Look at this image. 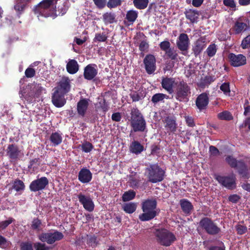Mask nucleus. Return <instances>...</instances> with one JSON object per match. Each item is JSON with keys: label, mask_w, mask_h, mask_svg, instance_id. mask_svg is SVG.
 Returning a JSON list of instances; mask_svg holds the SVG:
<instances>
[{"label": "nucleus", "mask_w": 250, "mask_h": 250, "mask_svg": "<svg viewBox=\"0 0 250 250\" xmlns=\"http://www.w3.org/2000/svg\"><path fill=\"white\" fill-rule=\"evenodd\" d=\"M216 51V45H215L214 43H212L208 46L206 49V52L208 57H212L215 55Z\"/></svg>", "instance_id": "40"}, {"label": "nucleus", "mask_w": 250, "mask_h": 250, "mask_svg": "<svg viewBox=\"0 0 250 250\" xmlns=\"http://www.w3.org/2000/svg\"><path fill=\"white\" fill-rule=\"evenodd\" d=\"M107 37L104 33H97L94 38L95 42H104L107 40Z\"/></svg>", "instance_id": "47"}, {"label": "nucleus", "mask_w": 250, "mask_h": 250, "mask_svg": "<svg viewBox=\"0 0 250 250\" xmlns=\"http://www.w3.org/2000/svg\"><path fill=\"white\" fill-rule=\"evenodd\" d=\"M21 250H33L32 245L30 243H22L21 245Z\"/></svg>", "instance_id": "56"}, {"label": "nucleus", "mask_w": 250, "mask_h": 250, "mask_svg": "<svg viewBox=\"0 0 250 250\" xmlns=\"http://www.w3.org/2000/svg\"><path fill=\"white\" fill-rule=\"evenodd\" d=\"M136 193L133 190H128L124 193L123 195V200L125 202L132 200L135 196Z\"/></svg>", "instance_id": "41"}, {"label": "nucleus", "mask_w": 250, "mask_h": 250, "mask_svg": "<svg viewBox=\"0 0 250 250\" xmlns=\"http://www.w3.org/2000/svg\"><path fill=\"white\" fill-rule=\"evenodd\" d=\"M78 198L79 202L85 210L90 212L94 210V204L89 195H85L82 193H80L78 195Z\"/></svg>", "instance_id": "15"}, {"label": "nucleus", "mask_w": 250, "mask_h": 250, "mask_svg": "<svg viewBox=\"0 0 250 250\" xmlns=\"http://www.w3.org/2000/svg\"><path fill=\"white\" fill-rule=\"evenodd\" d=\"M140 180L136 177H132L130 179L129 184L130 187L133 188H137L139 186Z\"/></svg>", "instance_id": "53"}, {"label": "nucleus", "mask_w": 250, "mask_h": 250, "mask_svg": "<svg viewBox=\"0 0 250 250\" xmlns=\"http://www.w3.org/2000/svg\"><path fill=\"white\" fill-rule=\"evenodd\" d=\"M112 119L116 122H119L121 119V115L120 113L117 112L112 115Z\"/></svg>", "instance_id": "63"}, {"label": "nucleus", "mask_w": 250, "mask_h": 250, "mask_svg": "<svg viewBox=\"0 0 250 250\" xmlns=\"http://www.w3.org/2000/svg\"><path fill=\"white\" fill-rule=\"evenodd\" d=\"M25 4L17 0L16 4L14 6V9L18 14H21L24 11L25 7Z\"/></svg>", "instance_id": "43"}, {"label": "nucleus", "mask_w": 250, "mask_h": 250, "mask_svg": "<svg viewBox=\"0 0 250 250\" xmlns=\"http://www.w3.org/2000/svg\"><path fill=\"white\" fill-rule=\"evenodd\" d=\"M99 102L97 104L98 107L102 108L103 111L105 112L108 110V104L103 98H99Z\"/></svg>", "instance_id": "46"}, {"label": "nucleus", "mask_w": 250, "mask_h": 250, "mask_svg": "<svg viewBox=\"0 0 250 250\" xmlns=\"http://www.w3.org/2000/svg\"><path fill=\"white\" fill-rule=\"evenodd\" d=\"M153 234L156 242L165 247L170 246L176 239L172 232L165 229H155Z\"/></svg>", "instance_id": "3"}, {"label": "nucleus", "mask_w": 250, "mask_h": 250, "mask_svg": "<svg viewBox=\"0 0 250 250\" xmlns=\"http://www.w3.org/2000/svg\"><path fill=\"white\" fill-rule=\"evenodd\" d=\"M89 100L82 99L77 104V111L79 115L83 117L87 110Z\"/></svg>", "instance_id": "25"}, {"label": "nucleus", "mask_w": 250, "mask_h": 250, "mask_svg": "<svg viewBox=\"0 0 250 250\" xmlns=\"http://www.w3.org/2000/svg\"><path fill=\"white\" fill-rule=\"evenodd\" d=\"M190 94V89L188 84L184 81L178 83L176 89V99L179 101H186Z\"/></svg>", "instance_id": "8"}, {"label": "nucleus", "mask_w": 250, "mask_h": 250, "mask_svg": "<svg viewBox=\"0 0 250 250\" xmlns=\"http://www.w3.org/2000/svg\"><path fill=\"white\" fill-rule=\"evenodd\" d=\"M70 80L68 78L64 77L59 83V85L56 91H59L61 94H65L70 89Z\"/></svg>", "instance_id": "24"}, {"label": "nucleus", "mask_w": 250, "mask_h": 250, "mask_svg": "<svg viewBox=\"0 0 250 250\" xmlns=\"http://www.w3.org/2000/svg\"><path fill=\"white\" fill-rule=\"evenodd\" d=\"M95 5L99 8L104 7L106 3V0H93Z\"/></svg>", "instance_id": "60"}, {"label": "nucleus", "mask_w": 250, "mask_h": 250, "mask_svg": "<svg viewBox=\"0 0 250 250\" xmlns=\"http://www.w3.org/2000/svg\"><path fill=\"white\" fill-rule=\"evenodd\" d=\"M165 171L157 164L150 165L146 168L145 175L148 181L156 183L162 181L165 177Z\"/></svg>", "instance_id": "4"}, {"label": "nucleus", "mask_w": 250, "mask_h": 250, "mask_svg": "<svg viewBox=\"0 0 250 250\" xmlns=\"http://www.w3.org/2000/svg\"><path fill=\"white\" fill-rule=\"evenodd\" d=\"M186 18L188 19L191 22H196L199 16V12L196 10L189 9L186 13Z\"/></svg>", "instance_id": "29"}, {"label": "nucleus", "mask_w": 250, "mask_h": 250, "mask_svg": "<svg viewBox=\"0 0 250 250\" xmlns=\"http://www.w3.org/2000/svg\"><path fill=\"white\" fill-rule=\"evenodd\" d=\"M207 45L206 39L205 37H201L198 39L192 46V51L195 56L199 55L204 49Z\"/></svg>", "instance_id": "20"}, {"label": "nucleus", "mask_w": 250, "mask_h": 250, "mask_svg": "<svg viewBox=\"0 0 250 250\" xmlns=\"http://www.w3.org/2000/svg\"><path fill=\"white\" fill-rule=\"evenodd\" d=\"M34 247L36 250H49V247L44 243L36 242L34 243Z\"/></svg>", "instance_id": "49"}, {"label": "nucleus", "mask_w": 250, "mask_h": 250, "mask_svg": "<svg viewBox=\"0 0 250 250\" xmlns=\"http://www.w3.org/2000/svg\"><path fill=\"white\" fill-rule=\"evenodd\" d=\"M81 147L83 151L86 153L89 152L93 147L92 145L87 142L83 143Z\"/></svg>", "instance_id": "48"}, {"label": "nucleus", "mask_w": 250, "mask_h": 250, "mask_svg": "<svg viewBox=\"0 0 250 250\" xmlns=\"http://www.w3.org/2000/svg\"><path fill=\"white\" fill-rule=\"evenodd\" d=\"M166 53L172 59H175L176 58L177 54L170 48L167 50Z\"/></svg>", "instance_id": "61"}, {"label": "nucleus", "mask_w": 250, "mask_h": 250, "mask_svg": "<svg viewBox=\"0 0 250 250\" xmlns=\"http://www.w3.org/2000/svg\"><path fill=\"white\" fill-rule=\"evenodd\" d=\"M63 237V234L57 230L42 233L38 235L40 240L42 242H46L48 244H52L56 241L61 240Z\"/></svg>", "instance_id": "7"}, {"label": "nucleus", "mask_w": 250, "mask_h": 250, "mask_svg": "<svg viewBox=\"0 0 250 250\" xmlns=\"http://www.w3.org/2000/svg\"><path fill=\"white\" fill-rule=\"evenodd\" d=\"M25 76L28 78H31L34 76L35 71L33 68H28L25 71Z\"/></svg>", "instance_id": "57"}, {"label": "nucleus", "mask_w": 250, "mask_h": 250, "mask_svg": "<svg viewBox=\"0 0 250 250\" xmlns=\"http://www.w3.org/2000/svg\"><path fill=\"white\" fill-rule=\"evenodd\" d=\"M138 17V12L131 10L127 11L126 15V19L128 21L133 23L135 21Z\"/></svg>", "instance_id": "37"}, {"label": "nucleus", "mask_w": 250, "mask_h": 250, "mask_svg": "<svg viewBox=\"0 0 250 250\" xmlns=\"http://www.w3.org/2000/svg\"><path fill=\"white\" fill-rule=\"evenodd\" d=\"M144 63L146 71L148 74H151L155 71L156 59L153 55H147L144 60Z\"/></svg>", "instance_id": "16"}, {"label": "nucleus", "mask_w": 250, "mask_h": 250, "mask_svg": "<svg viewBox=\"0 0 250 250\" xmlns=\"http://www.w3.org/2000/svg\"><path fill=\"white\" fill-rule=\"evenodd\" d=\"M217 117L219 119L223 120H231L233 119L232 115L228 111H224L218 113Z\"/></svg>", "instance_id": "39"}, {"label": "nucleus", "mask_w": 250, "mask_h": 250, "mask_svg": "<svg viewBox=\"0 0 250 250\" xmlns=\"http://www.w3.org/2000/svg\"><path fill=\"white\" fill-rule=\"evenodd\" d=\"M170 44L167 41H165L161 42L160 44L161 49L165 52L170 48Z\"/></svg>", "instance_id": "55"}, {"label": "nucleus", "mask_w": 250, "mask_h": 250, "mask_svg": "<svg viewBox=\"0 0 250 250\" xmlns=\"http://www.w3.org/2000/svg\"><path fill=\"white\" fill-rule=\"evenodd\" d=\"M62 140V134L59 132L52 133L50 136V140L53 146H57L60 144Z\"/></svg>", "instance_id": "28"}, {"label": "nucleus", "mask_w": 250, "mask_h": 250, "mask_svg": "<svg viewBox=\"0 0 250 250\" xmlns=\"http://www.w3.org/2000/svg\"><path fill=\"white\" fill-rule=\"evenodd\" d=\"M69 5L68 0H43L37 6L35 12L42 17L54 19L65 14Z\"/></svg>", "instance_id": "1"}, {"label": "nucleus", "mask_w": 250, "mask_h": 250, "mask_svg": "<svg viewBox=\"0 0 250 250\" xmlns=\"http://www.w3.org/2000/svg\"><path fill=\"white\" fill-rule=\"evenodd\" d=\"M98 73L97 66L95 64H89L84 69L83 76L85 79L91 80L93 79Z\"/></svg>", "instance_id": "19"}, {"label": "nucleus", "mask_w": 250, "mask_h": 250, "mask_svg": "<svg viewBox=\"0 0 250 250\" xmlns=\"http://www.w3.org/2000/svg\"><path fill=\"white\" fill-rule=\"evenodd\" d=\"M148 0H133L134 6L138 9H145L148 3Z\"/></svg>", "instance_id": "35"}, {"label": "nucleus", "mask_w": 250, "mask_h": 250, "mask_svg": "<svg viewBox=\"0 0 250 250\" xmlns=\"http://www.w3.org/2000/svg\"><path fill=\"white\" fill-rule=\"evenodd\" d=\"M103 19L105 24L112 23L115 21V16L114 13L107 12L103 14Z\"/></svg>", "instance_id": "34"}, {"label": "nucleus", "mask_w": 250, "mask_h": 250, "mask_svg": "<svg viewBox=\"0 0 250 250\" xmlns=\"http://www.w3.org/2000/svg\"><path fill=\"white\" fill-rule=\"evenodd\" d=\"M67 72L71 74L77 73L79 70V65L75 60H70L66 65Z\"/></svg>", "instance_id": "27"}, {"label": "nucleus", "mask_w": 250, "mask_h": 250, "mask_svg": "<svg viewBox=\"0 0 250 250\" xmlns=\"http://www.w3.org/2000/svg\"><path fill=\"white\" fill-rule=\"evenodd\" d=\"M130 151L135 154H139L144 150V146L138 141H133L129 146Z\"/></svg>", "instance_id": "26"}, {"label": "nucleus", "mask_w": 250, "mask_h": 250, "mask_svg": "<svg viewBox=\"0 0 250 250\" xmlns=\"http://www.w3.org/2000/svg\"><path fill=\"white\" fill-rule=\"evenodd\" d=\"M220 90L227 96H230V89L229 83H224L220 86Z\"/></svg>", "instance_id": "42"}, {"label": "nucleus", "mask_w": 250, "mask_h": 250, "mask_svg": "<svg viewBox=\"0 0 250 250\" xmlns=\"http://www.w3.org/2000/svg\"><path fill=\"white\" fill-rule=\"evenodd\" d=\"M180 205L182 210L186 213H189L193 208L191 203L186 199L181 200Z\"/></svg>", "instance_id": "31"}, {"label": "nucleus", "mask_w": 250, "mask_h": 250, "mask_svg": "<svg viewBox=\"0 0 250 250\" xmlns=\"http://www.w3.org/2000/svg\"><path fill=\"white\" fill-rule=\"evenodd\" d=\"M161 86L168 94H173L174 88L177 85L178 82L176 79L171 77H165L162 78Z\"/></svg>", "instance_id": "12"}, {"label": "nucleus", "mask_w": 250, "mask_h": 250, "mask_svg": "<svg viewBox=\"0 0 250 250\" xmlns=\"http://www.w3.org/2000/svg\"><path fill=\"white\" fill-rule=\"evenodd\" d=\"M209 99L208 95L206 93L199 95L196 100V105L197 108L201 111L206 108L208 104Z\"/></svg>", "instance_id": "21"}, {"label": "nucleus", "mask_w": 250, "mask_h": 250, "mask_svg": "<svg viewBox=\"0 0 250 250\" xmlns=\"http://www.w3.org/2000/svg\"><path fill=\"white\" fill-rule=\"evenodd\" d=\"M216 180L223 186L232 189L236 188L235 177L233 174L229 176L216 175Z\"/></svg>", "instance_id": "11"}, {"label": "nucleus", "mask_w": 250, "mask_h": 250, "mask_svg": "<svg viewBox=\"0 0 250 250\" xmlns=\"http://www.w3.org/2000/svg\"><path fill=\"white\" fill-rule=\"evenodd\" d=\"M137 208V204L135 203H128L125 204L123 206V208L124 210L127 213H132L134 212Z\"/></svg>", "instance_id": "33"}, {"label": "nucleus", "mask_w": 250, "mask_h": 250, "mask_svg": "<svg viewBox=\"0 0 250 250\" xmlns=\"http://www.w3.org/2000/svg\"><path fill=\"white\" fill-rule=\"evenodd\" d=\"M25 186L23 182L20 180H16L11 183V188L17 192L23 191Z\"/></svg>", "instance_id": "30"}, {"label": "nucleus", "mask_w": 250, "mask_h": 250, "mask_svg": "<svg viewBox=\"0 0 250 250\" xmlns=\"http://www.w3.org/2000/svg\"><path fill=\"white\" fill-rule=\"evenodd\" d=\"M64 94H61L59 91H55L52 97V101L53 104L57 107L63 106L65 103Z\"/></svg>", "instance_id": "22"}, {"label": "nucleus", "mask_w": 250, "mask_h": 250, "mask_svg": "<svg viewBox=\"0 0 250 250\" xmlns=\"http://www.w3.org/2000/svg\"><path fill=\"white\" fill-rule=\"evenodd\" d=\"M247 25L246 23L241 22H236L234 26V30L236 34H239L246 30Z\"/></svg>", "instance_id": "36"}, {"label": "nucleus", "mask_w": 250, "mask_h": 250, "mask_svg": "<svg viewBox=\"0 0 250 250\" xmlns=\"http://www.w3.org/2000/svg\"><path fill=\"white\" fill-rule=\"evenodd\" d=\"M45 91L40 84L32 83L28 85L26 88L20 92L21 98H24L27 101L30 102L33 98L38 97L41 93Z\"/></svg>", "instance_id": "5"}, {"label": "nucleus", "mask_w": 250, "mask_h": 250, "mask_svg": "<svg viewBox=\"0 0 250 250\" xmlns=\"http://www.w3.org/2000/svg\"><path fill=\"white\" fill-rule=\"evenodd\" d=\"M228 58L231 65L234 67L240 66L246 63V58L242 54L235 55L230 53L229 55Z\"/></svg>", "instance_id": "17"}, {"label": "nucleus", "mask_w": 250, "mask_h": 250, "mask_svg": "<svg viewBox=\"0 0 250 250\" xmlns=\"http://www.w3.org/2000/svg\"><path fill=\"white\" fill-rule=\"evenodd\" d=\"M13 220L12 218L7 220L0 221V230L5 229L9 225L12 223Z\"/></svg>", "instance_id": "50"}, {"label": "nucleus", "mask_w": 250, "mask_h": 250, "mask_svg": "<svg viewBox=\"0 0 250 250\" xmlns=\"http://www.w3.org/2000/svg\"><path fill=\"white\" fill-rule=\"evenodd\" d=\"M131 125L134 132L144 131L146 128V122L139 110L133 108L131 111Z\"/></svg>", "instance_id": "6"}, {"label": "nucleus", "mask_w": 250, "mask_h": 250, "mask_svg": "<svg viewBox=\"0 0 250 250\" xmlns=\"http://www.w3.org/2000/svg\"><path fill=\"white\" fill-rule=\"evenodd\" d=\"M6 153L11 162L15 161L23 156V153L19 149L17 146L11 144L6 149Z\"/></svg>", "instance_id": "13"}, {"label": "nucleus", "mask_w": 250, "mask_h": 250, "mask_svg": "<svg viewBox=\"0 0 250 250\" xmlns=\"http://www.w3.org/2000/svg\"><path fill=\"white\" fill-rule=\"evenodd\" d=\"M166 127L171 132H174L176 129V125L174 120L167 118L166 120Z\"/></svg>", "instance_id": "38"}, {"label": "nucleus", "mask_w": 250, "mask_h": 250, "mask_svg": "<svg viewBox=\"0 0 250 250\" xmlns=\"http://www.w3.org/2000/svg\"><path fill=\"white\" fill-rule=\"evenodd\" d=\"M176 44L178 49L181 51H187L189 45L188 36L185 33L180 34L176 41Z\"/></svg>", "instance_id": "18"}, {"label": "nucleus", "mask_w": 250, "mask_h": 250, "mask_svg": "<svg viewBox=\"0 0 250 250\" xmlns=\"http://www.w3.org/2000/svg\"><path fill=\"white\" fill-rule=\"evenodd\" d=\"M200 227L208 233L211 235L217 234L220 229L209 218H204L199 223Z\"/></svg>", "instance_id": "10"}, {"label": "nucleus", "mask_w": 250, "mask_h": 250, "mask_svg": "<svg viewBox=\"0 0 250 250\" xmlns=\"http://www.w3.org/2000/svg\"><path fill=\"white\" fill-rule=\"evenodd\" d=\"M156 207L155 199H147L143 202L142 208L143 213L139 215V219L142 221H147L153 219L160 212Z\"/></svg>", "instance_id": "2"}, {"label": "nucleus", "mask_w": 250, "mask_h": 250, "mask_svg": "<svg viewBox=\"0 0 250 250\" xmlns=\"http://www.w3.org/2000/svg\"><path fill=\"white\" fill-rule=\"evenodd\" d=\"M48 184V180L45 177H42L32 181L29 186L32 191H38L43 189Z\"/></svg>", "instance_id": "14"}, {"label": "nucleus", "mask_w": 250, "mask_h": 250, "mask_svg": "<svg viewBox=\"0 0 250 250\" xmlns=\"http://www.w3.org/2000/svg\"><path fill=\"white\" fill-rule=\"evenodd\" d=\"M41 224V222L38 219H35L32 223V228L33 229H38Z\"/></svg>", "instance_id": "59"}, {"label": "nucleus", "mask_w": 250, "mask_h": 250, "mask_svg": "<svg viewBox=\"0 0 250 250\" xmlns=\"http://www.w3.org/2000/svg\"><path fill=\"white\" fill-rule=\"evenodd\" d=\"M223 2L225 5L231 8H234L236 6L234 0H224Z\"/></svg>", "instance_id": "62"}, {"label": "nucleus", "mask_w": 250, "mask_h": 250, "mask_svg": "<svg viewBox=\"0 0 250 250\" xmlns=\"http://www.w3.org/2000/svg\"><path fill=\"white\" fill-rule=\"evenodd\" d=\"M92 178V173L88 169L83 168L79 171L78 179L81 183H89L91 180Z\"/></svg>", "instance_id": "23"}, {"label": "nucleus", "mask_w": 250, "mask_h": 250, "mask_svg": "<svg viewBox=\"0 0 250 250\" xmlns=\"http://www.w3.org/2000/svg\"><path fill=\"white\" fill-rule=\"evenodd\" d=\"M168 99L169 96L163 93H156L153 95L151 98V101L154 104L159 102H164V99Z\"/></svg>", "instance_id": "32"}, {"label": "nucleus", "mask_w": 250, "mask_h": 250, "mask_svg": "<svg viewBox=\"0 0 250 250\" xmlns=\"http://www.w3.org/2000/svg\"><path fill=\"white\" fill-rule=\"evenodd\" d=\"M236 231L239 234H243L246 232L247 228L246 227L241 225H237L235 226Z\"/></svg>", "instance_id": "54"}, {"label": "nucleus", "mask_w": 250, "mask_h": 250, "mask_svg": "<svg viewBox=\"0 0 250 250\" xmlns=\"http://www.w3.org/2000/svg\"><path fill=\"white\" fill-rule=\"evenodd\" d=\"M209 152L212 155L215 156L219 154V150L214 146H210L209 147Z\"/></svg>", "instance_id": "64"}, {"label": "nucleus", "mask_w": 250, "mask_h": 250, "mask_svg": "<svg viewBox=\"0 0 250 250\" xmlns=\"http://www.w3.org/2000/svg\"><path fill=\"white\" fill-rule=\"evenodd\" d=\"M11 245V242L4 236L0 235V248L5 249Z\"/></svg>", "instance_id": "44"}, {"label": "nucleus", "mask_w": 250, "mask_h": 250, "mask_svg": "<svg viewBox=\"0 0 250 250\" xmlns=\"http://www.w3.org/2000/svg\"><path fill=\"white\" fill-rule=\"evenodd\" d=\"M242 48L246 49L250 47V35L247 36L242 42Z\"/></svg>", "instance_id": "51"}, {"label": "nucleus", "mask_w": 250, "mask_h": 250, "mask_svg": "<svg viewBox=\"0 0 250 250\" xmlns=\"http://www.w3.org/2000/svg\"><path fill=\"white\" fill-rule=\"evenodd\" d=\"M121 0H109L107 6L109 8L116 7L121 4Z\"/></svg>", "instance_id": "52"}, {"label": "nucleus", "mask_w": 250, "mask_h": 250, "mask_svg": "<svg viewBox=\"0 0 250 250\" xmlns=\"http://www.w3.org/2000/svg\"><path fill=\"white\" fill-rule=\"evenodd\" d=\"M148 48V43L145 41H142L139 45V49L141 51H146Z\"/></svg>", "instance_id": "58"}, {"label": "nucleus", "mask_w": 250, "mask_h": 250, "mask_svg": "<svg viewBox=\"0 0 250 250\" xmlns=\"http://www.w3.org/2000/svg\"><path fill=\"white\" fill-rule=\"evenodd\" d=\"M130 96L133 102H137L143 97L141 93L136 91L131 92Z\"/></svg>", "instance_id": "45"}, {"label": "nucleus", "mask_w": 250, "mask_h": 250, "mask_svg": "<svg viewBox=\"0 0 250 250\" xmlns=\"http://www.w3.org/2000/svg\"><path fill=\"white\" fill-rule=\"evenodd\" d=\"M226 160L231 167L237 168L239 174L243 177L245 178H248L249 177V170L243 162L237 161L235 159L231 156H228L226 158Z\"/></svg>", "instance_id": "9"}]
</instances>
